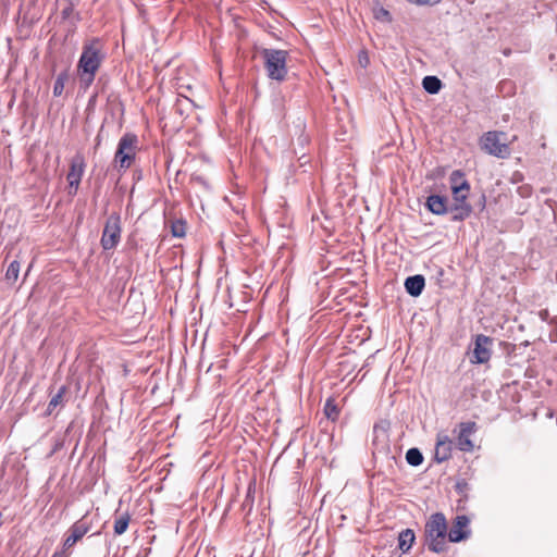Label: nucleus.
<instances>
[{
	"instance_id": "f257e3e1",
	"label": "nucleus",
	"mask_w": 557,
	"mask_h": 557,
	"mask_svg": "<svg viewBox=\"0 0 557 557\" xmlns=\"http://www.w3.org/2000/svg\"><path fill=\"white\" fill-rule=\"evenodd\" d=\"M104 59L103 44L99 38H92L84 42L76 66L77 76L83 88L87 89L94 83Z\"/></svg>"
},
{
	"instance_id": "f03ea898",
	"label": "nucleus",
	"mask_w": 557,
	"mask_h": 557,
	"mask_svg": "<svg viewBox=\"0 0 557 557\" xmlns=\"http://www.w3.org/2000/svg\"><path fill=\"white\" fill-rule=\"evenodd\" d=\"M447 521L442 512L430 516L424 525V545L431 553L441 554L448 543Z\"/></svg>"
},
{
	"instance_id": "7ed1b4c3",
	"label": "nucleus",
	"mask_w": 557,
	"mask_h": 557,
	"mask_svg": "<svg viewBox=\"0 0 557 557\" xmlns=\"http://www.w3.org/2000/svg\"><path fill=\"white\" fill-rule=\"evenodd\" d=\"M482 149L496 158L506 159L510 156L511 149L504 132L491 131L481 138Z\"/></svg>"
},
{
	"instance_id": "20e7f679",
	"label": "nucleus",
	"mask_w": 557,
	"mask_h": 557,
	"mask_svg": "<svg viewBox=\"0 0 557 557\" xmlns=\"http://www.w3.org/2000/svg\"><path fill=\"white\" fill-rule=\"evenodd\" d=\"M264 67L271 79L283 81L287 74L286 58L284 50L263 49Z\"/></svg>"
},
{
	"instance_id": "39448f33",
	"label": "nucleus",
	"mask_w": 557,
	"mask_h": 557,
	"mask_svg": "<svg viewBox=\"0 0 557 557\" xmlns=\"http://www.w3.org/2000/svg\"><path fill=\"white\" fill-rule=\"evenodd\" d=\"M138 138L135 134H124L117 144L114 154V162L119 164L120 171L127 170L135 160Z\"/></svg>"
},
{
	"instance_id": "423d86ee",
	"label": "nucleus",
	"mask_w": 557,
	"mask_h": 557,
	"mask_svg": "<svg viewBox=\"0 0 557 557\" xmlns=\"http://www.w3.org/2000/svg\"><path fill=\"white\" fill-rule=\"evenodd\" d=\"M121 216L119 213H112L104 224L100 239L103 250L114 249L121 240Z\"/></svg>"
},
{
	"instance_id": "0eeeda50",
	"label": "nucleus",
	"mask_w": 557,
	"mask_h": 557,
	"mask_svg": "<svg viewBox=\"0 0 557 557\" xmlns=\"http://www.w3.org/2000/svg\"><path fill=\"white\" fill-rule=\"evenodd\" d=\"M86 168L85 158L82 153H76L70 163V171L66 175L69 182V194L75 195L81 184Z\"/></svg>"
},
{
	"instance_id": "6e6552de",
	"label": "nucleus",
	"mask_w": 557,
	"mask_h": 557,
	"mask_svg": "<svg viewBox=\"0 0 557 557\" xmlns=\"http://www.w3.org/2000/svg\"><path fill=\"white\" fill-rule=\"evenodd\" d=\"M493 339L484 334H479L474 341V348L471 358L472 363H486L492 356Z\"/></svg>"
},
{
	"instance_id": "1a4fd4ad",
	"label": "nucleus",
	"mask_w": 557,
	"mask_h": 557,
	"mask_svg": "<svg viewBox=\"0 0 557 557\" xmlns=\"http://www.w3.org/2000/svg\"><path fill=\"white\" fill-rule=\"evenodd\" d=\"M459 431L457 434V447L461 451H472L474 445L471 441V436L476 432L478 426L473 421L461 422L458 424Z\"/></svg>"
},
{
	"instance_id": "9d476101",
	"label": "nucleus",
	"mask_w": 557,
	"mask_h": 557,
	"mask_svg": "<svg viewBox=\"0 0 557 557\" xmlns=\"http://www.w3.org/2000/svg\"><path fill=\"white\" fill-rule=\"evenodd\" d=\"M469 523L470 520L467 516H457L450 530H447L448 541L451 543H458L468 539L471 534Z\"/></svg>"
},
{
	"instance_id": "9b49d317",
	"label": "nucleus",
	"mask_w": 557,
	"mask_h": 557,
	"mask_svg": "<svg viewBox=\"0 0 557 557\" xmlns=\"http://www.w3.org/2000/svg\"><path fill=\"white\" fill-rule=\"evenodd\" d=\"M90 527L84 519L76 521L67 531L63 542V550L66 552L73 547L89 531Z\"/></svg>"
},
{
	"instance_id": "f8f14e48",
	"label": "nucleus",
	"mask_w": 557,
	"mask_h": 557,
	"mask_svg": "<svg viewBox=\"0 0 557 557\" xmlns=\"http://www.w3.org/2000/svg\"><path fill=\"white\" fill-rule=\"evenodd\" d=\"M453 441L445 433H438L436 436L434 459L441 463L448 460L451 457Z\"/></svg>"
},
{
	"instance_id": "ddd939ff",
	"label": "nucleus",
	"mask_w": 557,
	"mask_h": 557,
	"mask_svg": "<svg viewBox=\"0 0 557 557\" xmlns=\"http://www.w3.org/2000/svg\"><path fill=\"white\" fill-rule=\"evenodd\" d=\"M426 208L436 215L448 213V200L444 196L430 195L425 202Z\"/></svg>"
},
{
	"instance_id": "4468645a",
	"label": "nucleus",
	"mask_w": 557,
	"mask_h": 557,
	"mask_svg": "<svg viewBox=\"0 0 557 557\" xmlns=\"http://www.w3.org/2000/svg\"><path fill=\"white\" fill-rule=\"evenodd\" d=\"M425 280L420 274L408 276L405 281L406 292L412 297L420 296L423 292Z\"/></svg>"
},
{
	"instance_id": "2eb2a0df",
	"label": "nucleus",
	"mask_w": 557,
	"mask_h": 557,
	"mask_svg": "<svg viewBox=\"0 0 557 557\" xmlns=\"http://www.w3.org/2000/svg\"><path fill=\"white\" fill-rule=\"evenodd\" d=\"M472 212V207L470 203H460L454 202L451 206H448V213H450V221H463L468 216H470Z\"/></svg>"
},
{
	"instance_id": "dca6fc26",
	"label": "nucleus",
	"mask_w": 557,
	"mask_h": 557,
	"mask_svg": "<svg viewBox=\"0 0 557 557\" xmlns=\"http://www.w3.org/2000/svg\"><path fill=\"white\" fill-rule=\"evenodd\" d=\"M131 521V515L125 512L116 511L114 515L113 531L115 535H122L126 532Z\"/></svg>"
},
{
	"instance_id": "f3484780",
	"label": "nucleus",
	"mask_w": 557,
	"mask_h": 557,
	"mask_svg": "<svg viewBox=\"0 0 557 557\" xmlns=\"http://www.w3.org/2000/svg\"><path fill=\"white\" fill-rule=\"evenodd\" d=\"M449 184L453 194H457L459 188H470V185L466 180L465 174L459 170H455L451 172L449 176Z\"/></svg>"
},
{
	"instance_id": "a211bd4d",
	"label": "nucleus",
	"mask_w": 557,
	"mask_h": 557,
	"mask_svg": "<svg viewBox=\"0 0 557 557\" xmlns=\"http://www.w3.org/2000/svg\"><path fill=\"white\" fill-rule=\"evenodd\" d=\"M416 540L414 532L411 529L401 531L398 535V548L404 553H408Z\"/></svg>"
},
{
	"instance_id": "6ab92c4d",
	"label": "nucleus",
	"mask_w": 557,
	"mask_h": 557,
	"mask_svg": "<svg viewBox=\"0 0 557 557\" xmlns=\"http://www.w3.org/2000/svg\"><path fill=\"white\" fill-rule=\"evenodd\" d=\"M424 90L431 95L440 92L443 84L442 81L436 76H425L422 81Z\"/></svg>"
},
{
	"instance_id": "aec40b11",
	"label": "nucleus",
	"mask_w": 557,
	"mask_h": 557,
	"mask_svg": "<svg viewBox=\"0 0 557 557\" xmlns=\"http://www.w3.org/2000/svg\"><path fill=\"white\" fill-rule=\"evenodd\" d=\"M66 5L63 8L61 12V16L63 20L74 18V22L81 21V15L78 12H75V8L78 4V0H65Z\"/></svg>"
},
{
	"instance_id": "412c9836",
	"label": "nucleus",
	"mask_w": 557,
	"mask_h": 557,
	"mask_svg": "<svg viewBox=\"0 0 557 557\" xmlns=\"http://www.w3.org/2000/svg\"><path fill=\"white\" fill-rule=\"evenodd\" d=\"M20 270H21V264L17 260H13L9 264V267L5 271V281L8 284L13 285L17 281Z\"/></svg>"
},
{
	"instance_id": "4be33fe9",
	"label": "nucleus",
	"mask_w": 557,
	"mask_h": 557,
	"mask_svg": "<svg viewBox=\"0 0 557 557\" xmlns=\"http://www.w3.org/2000/svg\"><path fill=\"white\" fill-rule=\"evenodd\" d=\"M255 502V483L250 482L247 488L246 497L242 504V509L248 513L252 510Z\"/></svg>"
},
{
	"instance_id": "5701e85b",
	"label": "nucleus",
	"mask_w": 557,
	"mask_h": 557,
	"mask_svg": "<svg viewBox=\"0 0 557 557\" xmlns=\"http://www.w3.org/2000/svg\"><path fill=\"white\" fill-rule=\"evenodd\" d=\"M406 460L410 466L418 467L423 462L422 453L418 448H410L406 453Z\"/></svg>"
},
{
	"instance_id": "b1692460",
	"label": "nucleus",
	"mask_w": 557,
	"mask_h": 557,
	"mask_svg": "<svg viewBox=\"0 0 557 557\" xmlns=\"http://www.w3.org/2000/svg\"><path fill=\"white\" fill-rule=\"evenodd\" d=\"M65 392H66V387L65 386H61L60 389L58 391V393L52 396V398L50 399V401L48 404L47 414H51L53 412V410L59 405L62 404L63 396H64Z\"/></svg>"
},
{
	"instance_id": "393cba45",
	"label": "nucleus",
	"mask_w": 557,
	"mask_h": 557,
	"mask_svg": "<svg viewBox=\"0 0 557 557\" xmlns=\"http://www.w3.org/2000/svg\"><path fill=\"white\" fill-rule=\"evenodd\" d=\"M67 78H69V74L66 71L60 73L58 75V77L55 78L54 85H53V95L55 97H59L62 95V92L64 90V85H65V82L67 81Z\"/></svg>"
},
{
	"instance_id": "a878e982",
	"label": "nucleus",
	"mask_w": 557,
	"mask_h": 557,
	"mask_svg": "<svg viewBox=\"0 0 557 557\" xmlns=\"http://www.w3.org/2000/svg\"><path fill=\"white\" fill-rule=\"evenodd\" d=\"M324 413L331 420H336L339 414V409L333 399H327L324 404Z\"/></svg>"
},
{
	"instance_id": "bb28decb",
	"label": "nucleus",
	"mask_w": 557,
	"mask_h": 557,
	"mask_svg": "<svg viewBox=\"0 0 557 557\" xmlns=\"http://www.w3.org/2000/svg\"><path fill=\"white\" fill-rule=\"evenodd\" d=\"M171 233L174 237H184L186 233V224L183 220H176L171 224Z\"/></svg>"
},
{
	"instance_id": "cd10ccee",
	"label": "nucleus",
	"mask_w": 557,
	"mask_h": 557,
	"mask_svg": "<svg viewBox=\"0 0 557 557\" xmlns=\"http://www.w3.org/2000/svg\"><path fill=\"white\" fill-rule=\"evenodd\" d=\"M470 188H459L457 194H453V198L455 202L468 203L467 198Z\"/></svg>"
},
{
	"instance_id": "c85d7f7f",
	"label": "nucleus",
	"mask_w": 557,
	"mask_h": 557,
	"mask_svg": "<svg viewBox=\"0 0 557 557\" xmlns=\"http://www.w3.org/2000/svg\"><path fill=\"white\" fill-rule=\"evenodd\" d=\"M381 437H383V441L386 438V431L375 424L373 428V445H377Z\"/></svg>"
},
{
	"instance_id": "c756f323",
	"label": "nucleus",
	"mask_w": 557,
	"mask_h": 557,
	"mask_svg": "<svg viewBox=\"0 0 557 557\" xmlns=\"http://www.w3.org/2000/svg\"><path fill=\"white\" fill-rule=\"evenodd\" d=\"M456 490L459 494L461 495H465L466 496V493L467 491L469 490V484L467 481L462 480V481H458L456 483Z\"/></svg>"
},
{
	"instance_id": "7c9ffc66",
	"label": "nucleus",
	"mask_w": 557,
	"mask_h": 557,
	"mask_svg": "<svg viewBox=\"0 0 557 557\" xmlns=\"http://www.w3.org/2000/svg\"><path fill=\"white\" fill-rule=\"evenodd\" d=\"M410 3L417 4V5H434L440 3L442 0H407Z\"/></svg>"
},
{
	"instance_id": "2f4dec72",
	"label": "nucleus",
	"mask_w": 557,
	"mask_h": 557,
	"mask_svg": "<svg viewBox=\"0 0 557 557\" xmlns=\"http://www.w3.org/2000/svg\"><path fill=\"white\" fill-rule=\"evenodd\" d=\"M185 104H193V102L187 98V97H184L183 99H178L176 104H175V108L176 110L180 112V113H183V108Z\"/></svg>"
},
{
	"instance_id": "473e14b6",
	"label": "nucleus",
	"mask_w": 557,
	"mask_h": 557,
	"mask_svg": "<svg viewBox=\"0 0 557 557\" xmlns=\"http://www.w3.org/2000/svg\"><path fill=\"white\" fill-rule=\"evenodd\" d=\"M376 18H385L386 21H391V14L387 10L381 9L379 13L376 14Z\"/></svg>"
},
{
	"instance_id": "72a5a7b5",
	"label": "nucleus",
	"mask_w": 557,
	"mask_h": 557,
	"mask_svg": "<svg viewBox=\"0 0 557 557\" xmlns=\"http://www.w3.org/2000/svg\"><path fill=\"white\" fill-rule=\"evenodd\" d=\"M539 315H540L541 320L544 321V322L549 320V312H548L547 309L541 310L539 312Z\"/></svg>"
},
{
	"instance_id": "f704fd0d",
	"label": "nucleus",
	"mask_w": 557,
	"mask_h": 557,
	"mask_svg": "<svg viewBox=\"0 0 557 557\" xmlns=\"http://www.w3.org/2000/svg\"><path fill=\"white\" fill-rule=\"evenodd\" d=\"M299 143H300L301 145H305L306 143H308V137H307V136H302V135H301V136L299 137Z\"/></svg>"
},
{
	"instance_id": "c9c22d12",
	"label": "nucleus",
	"mask_w": 557,
	"mask_h": 557,
	"mask_svg": "<svg viewBox=\"0 0 557 557\" xmlns=\"http://www.w3.org/2000/svg\"><path fill=\"white\" fill-rule=\"evenodd\" d=\"M359 63H361L363 66H366V65H367V63H368V58H367V57H364V59H361V58H360V59H359Z\"/></svg>"
},
{
	"instance_id": "e433bc0d",
	"label": "nucleus",
	"mask_w": 557,
	"mask_h": 557,
	"mask_svg": "<svg viewBox=\"0 0 557 557\" xmlns=\"http://www.w3.org/2000/svg\"><path fill=\"white\" fill-rule=\"evenodd\" d=\"M359 63H361L363 66H366V65H367V63H368V58H367V57H364V59H361V58H360V59H359Z\"/></svg>"
},
{
	"instance_id": "4c0bfd02",
	"label": "nucleus",
	"mask_w": 557,
	"mask_h": 557,
	"mask_svg": "<svg viewBox=\"0 0 557 557\" xmlns=\"http://www.w3.org/2000/svg\"><path fill=\"white\" fill-rule=\"evenodd\" d=\"M96 141H97L96 143V148H97L100 145V143H101V138H100L99 135L97 136Z\"/></svg>"
},
{
	"instance_id": "58836bf2",
	"label": "nucleus",
	"mask_w": 557,
	"mask_h": 557,
	"mask_svg": "<svg viewBox=\"0 0 557 557\" xmlns=\"http://www.w3.org/2000/svg\"><path fill=\"white\" fill-rule=\"evenodd\" d=\"M52 557H58V553H54V554L52 555Z\"/></svg>"
}]
</instances>
